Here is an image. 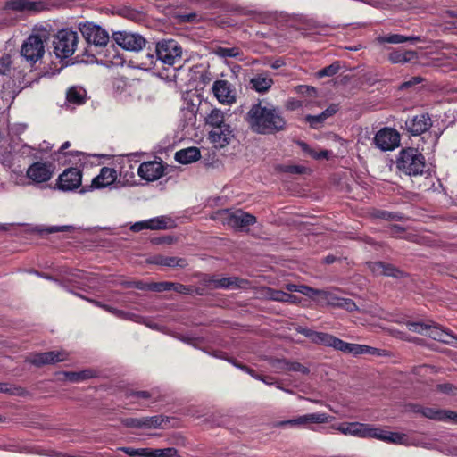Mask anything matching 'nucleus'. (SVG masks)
<instances>
[{"instance_id":"obj_30","label":"nucleus","mask_w":457,"mask_h":457,"mask_svg":"<svg viewBox=\"0 0 457 457\" xmlns=\"http://www.w3.org/2000/svg\"><path fill=\"white\" fill-rule=\"evenodd\" d=\"M373 438L388 443H402L403 436L399 433L385 430L379 428H373Z\"/></svg>"},{"instance_id":"obj_19","label":"nucleus","mask_w":457,"mask_h":457,"mask_svg":"<svg viewBox=\"0 0 457 457\" xmlns=\"http://www.w3.org/2000/svg\"><path fill=\"white\" fill-rule=\"evenodd\" d=\"M164 419L162 416H152V417H142V418H125L121 420V423L126 428H159L162 427Z\"/></svg>"},{"instance_id":"obj_62","label":"nucleus","mask_w":457,"mask_h":457,"mask_svg":"<svg viewBox=\"0 0 457 457\" xmlns=\"http://www.w3.org/2000/svg\"><path fill=\"white\" fill-rule=\"evenodd\" d=\"M74 228L72 226H53L50 227L47 231L48 233H56V232H64V231H71Z\"/></svg>"},{"instance_id":"obj_35","label":"nucleus","mask_w":457,"mask_h":457,"mask_svg":"<svg viewBox=\"0 0 457 457\" xmlns=\"http://www.w3.org/2000/svg\"><path fill=\"white\" fill-rule=\"evenodd\" d=\"M298 145L301 146L302 150L305 154H307L309 156H311L312 158H313L315 160H321V159L329 160L333 154L332 151H329V150H321L320 152H317V151L313 150L312 148H311L310 145L303 141H300L298 143Z\"/></svg>"},{"instance_id":"obj_2","label":"nucleus","mask_w":457,"mask_h":457,"mask_svg":"<svg viewBox=\"0 0 457 457\" xmlns=\"http://www.w3.org/2000/svg\"><path fill=\"white\" fill-rule=\"evenodd\" d=\"M245 120L253 132L263 136L275 135L287 127L281 109L261 99L251 105Z\"/></svg>"},{"instance_id":"obj_41","label":"nucleus","mask_w":457,"mask_h":457,"mask_svg":"<svg viewBox=\"0 0 457 457\" xmlns=\"http://www.w3.org/2000/svg\"><path fill=\"white\" fill-rule=\"evenodd\" d=\"M341 69L340 62L335 61L331 64L319 70L316 72V77L319 79L324 78V77H332L339 72Z\"/></svg>"},{"instance_id":"obj_44","label":"nucleus","mask_w":457,"mask_h":457,"mask_svg":"<svg viewBox=\"0 0 457 457\" xmlns=\"http://www.w3.org/2000/svg\"><path fill=\"white\" fill-rule=\"evenodd\" d=\"M304 120L309 123L310 127L314 129L321 128L326 121V118L322 112L318 115L308 114L305 116Z\"/></svg>"},{"instance_id":"obj_49","label":"nucleus","mask_w":457,"mask_h":457,"mask_svg":"<svg viewBox=\"0 0 457 457\" xmlns=\"http://www.w3.org/2000/svg\"><path fill=\"white\" fill-rule=\"evenodd\" d=\"M406 326L410 331L423 335H425L427 329L429 328V324L424 322H408Z\"/></svg>"},{"instance_id":"obj_56","label":"nucleus","mask_w":457,"mask_h":457,"mask_svg":"<svg viewBox=\"0 0 457 457\" xmlns=\"http://www.w3.org/2000/svg\"><path fill=\"white\" fill-rule=\"evenodd\" d=\"M288 365V371L300 372L304 375L310 372V370L307 367H305L304 365L301 364L298 361H289Z\"/></svg>"},{"instance_id":"obj_36","label":"nucleus","mask_w":457,"mask_h":457,"mask_svg":"<svg viewBox=\"0 0 457 457\" xmlns=\"http://www.w3.org/2000/svg\"><path fill=\"white\" fill-rule=\"evenodd\" d=\"M64 376L70 382L78 383L94 378L96 373L92 370H84L79 372L66 371L64 372Z\"/></svg>"},{"instance_id":"obj_27","label":"nucleus","mask_w":457,"mask_h":457,"mask_svg":"<svg viewBox=\"0 0 457 457\" xmlns=\"http://www.w3.org/2000/svg\"><path fill=\"white\" fill-rule=\"evenodd\" d=\"M201 157L200 150L197 147L181 149L175 154V160L182 164H188L196 162Z\"/></svg>"},{"instance_id":"obj_23","label":"nucleus","mask_w":457,"mask_h":457,"mask_svg":"<svg viewBox=\"0 0 457 457\" xmlns=\"http://www.w3.org/2000/svg\"><path fill=\"white\" fill-rule=\"evenodd\" d=\"M240 282L242 280L237 277H228V278H217L215 276H206L204 278V283L205 286H212L213 288H224V289H229V288H236L240 287Z\"/></svg>"},{"instance_id":"obj_50","label":"nucleus","mask_w":457,"mask_h":457,"mask_svg":"<svg viewBox=\"0 0 457 457\" xmlns=\"http://www.w3.org/2000/svg\"><path fill=\"white\" fill-rule=\"evenodd\" d=\"M178 451L174 447L154 449V457H175Z\"/></svg>"},{"instance_id":"obj_31","label":"nucleus","mask_w":457,"mask_h":457,"mask_svg":"<svg viewBox=\"0 0 457 457\" xmlns=\"http://www.w3.org/2000/svg\"><path fill=\"white\" fill-rule=\"evenodd\" d=\"M147 229L161 230L171 228L174 221L166 216H158L153 219L146 220Z\"/></svg>"},{"instance_id":"obj_48","label":"nucleus","mask_w":457,"mask_h":457,"mask_svg":"<svg viewBox=\"0 0 457 457\" xmlns=\"http://www.w3.org/2000/svg\"><path fill=\"white\" fill-rule=\"evenodd\" d=\"M127 398L147 400L152 397V393L146 390H128L125 394Z\"/></svg>"},{"instance_id":"obj_4","label":"nucleus","mask_w":457,"mask_h":457,"mask_svg":"<svg viewBox=\"0 0 457 457\" xmlns=\"http://www.w3.org/2000/svg\"><path fill=\"white\" fill-rule=\"evenodd\" d=\"M397 170L410 177L422 176L427 170L425 156L415 147L400 150L395 160Z\"/></svg>"},{"instance_id":"obj_43","label":"nucleus","mask_w":457,"mask_h":457,"mask_svg":"<svg viewBox=\"0 0 457 457\" xmlns=\"http://www.w3.org/2000/svg\"><path fill=\"white\" fill-rule=\"evenodd\" d=\"M382 219L385 220H401L403 216L399 212H391L383 210H373V219Z\"/></svg>"},{"instance_id":"obj_57","label":"nucleus","mask_w":457,"mask_h":457,"mask_svg":"<svg viewBox=\"0 0 457 457\" xmlns=\"http://www.w3.org/2000/svg\"><path fill=\"white\" fill-rule=\"evenodd\" d=\"M423 80V78H421L420 76L411 77L409 80H406L403 83H402V85L400 86V89H408L415 85L421 83Z\"/></svg>"},{"instance_id":"obj_26","label":"nucleus","mask_w":457,"mask_h":457,"mask_svg":"<svg viewBox=\"0 0 457 457\" xmlns=\"http://www.w3.org/2000/svg\"><path fill=\"white\" fill-rule=\"evenodd\" d=\"M412 411L416 413L421 414L425 418L433 420L445 421L446 410L432 407H423L420 405H413Z\"/></svg>"},{"instance_id":"obj_22","label":"nucleus","mask_w":457,"mask_h":457,"mask_svg":"<svg viewBox=\"0 0 457 457\" xmlns=\"http://www.w3.org/2000/svg\"><path fill=\"white\" fill-rule=\"evenodd\" d=\"M117 179V170L114 168L103 167L99 174L93 179L91 187L104 188L115 182Z\"/></svg>"},{"instance_id":"obj_8","label":"nucleus","mask_w":457,"mask_h":457,"mask_svg":"<svg viewBox=\"0 0 457 457\" xmlns=\"http://www.w3.org/2000/svg\"><path fill=\"white\" fill-rule=\"evenodd\" d=\"M297 331L310 338L315 344H320L325 346H331L336 350L347 353L350 343H347L333 335L325 332L314 331L308 328H300Z\"/></svg>"},{"instance_id":"obj_28","label":"nucleus","mask_w":457,"mask_h":457,"mask_svg":"<svg viewBox=\"0 0 457 457\" xmlns=\"http://www.w3.org/2000/svg\"><path fill=\"white\" fill-rule=\"evenodd\" d=\"M374 273L394 278H399L402 275V271L395 266L384 262H373V274Z\"/></svg>"},{"instance_id":"obj_6","label":"nucleus","mask_w":457,"mask_h":457,"mask_svg":"<svg viewBox=\"0 0 457 457\" xmlns=\"http://www.w3.org/2000/svg\"><path fill=\"white\" fill-rule=\"evenodd\" d=\"M78 33L71 29H62L54 35L52 41L53 52L61 60L71 57L77 48Z\"/></svg>"},{"instance_id":"obj_34","label":"nucleus","mask_w":457,"mask_h":457,"mask_svg":"<svg viewBox=\"0 0 457 457\" xmlns=\"http://www.w3.org/2000/svg\"><path fill=\"white\" fill-rule=\"evenodd\" d=\"M172 282L170 281H162V282H151L143 284L142 282H138L137 284V288L138 289H146L153 292H165L171 291Z\"/></svg>"},{"instance_id":"obj_33","label":"nucleus","mask_w":457,"mask_h":457,"mask_svg":"<svg viewBox=\"0 0 457 457\" xmlns=\"http://www.w3.org/2000/svg\"><path fill=\"white\" fill-rule=\"evenodd\" d=\"M270 299L281 303H299L300 299L298 296L284 292L282 290H275L271 289L269 293Z\"/></svg>"},{"instance_id":"obj_15","label":"nucleus","mask_w":457,"mask_h":457,"mask_svg":"<svg viewBox=\"0 0 457 457\" xmlns=\"http://www.w3.org/2000/svg\"><path fill=\"white\" fill-rule=\"evenodd\" d=\"M212 90L214 96L220 104H231L237 101L236 88L226 79L215 80Z\"/></svg>"},{"instance_id":"obj_25","label":"nucleus","mask_w":457,"mask_h":457,"mask_svg":"<svg viewBox=\"0 0 457 457\" xmlns=\"http://www.w3.org/2000/svg\"><path fill=\"white\" fill-rule=\"evenodd\" d=\"M274 84L273 79L267 73H260L249 81L250 87L258 93H266Z\"/></svg>"},{"instance_id":"obj_32","label":"nucleus","mask_w":457,"mask_h":457,"mask_svg":"<svg viewBox=\"0 0 457 457\" xmlns=\"http://www.w3.org/2000/svg\"><path fill=\"white\" fill-rule=\"evenodd\" d=\"M377 40L381 44H383V43L401 44V43H405V42L416 43V42L420 41V37H406V36L399 35V34L380 36L377 38Z\"/></svg>"},{"instance_id":"obj_1","label":"nucleus","mask_w":457,"mask_h":457,"mask_svg":"<svg viewBox=\"0 0 457 457\" xmlns=\"http://www.w3.org/2000/svg\"><path fill=\"white\" fill-rule=\"evenodd\" d=\"M78 29L87 45L83 53V55H86L87 59H81V62H94L100 61L106 66H118L122 64L123 60L117 53L114 46H112V50L107 49L108 54H104L102 59H98L93 53V51H95L98 54H101L103 49L105 48L110 42L111 37L105 29L88 21L79 22Z\"/></svg>"},{"instance_id":"obj_53","label":"nucleus","mask_w":457,"mask_h":457,"mask_svg":"<svg viewBox=\"0 0 457 457\" xmlns=\"http://www.w3.org/2000/svg\"><path fill=\"white\" fill-rule=\"evenodd\" d=\"M171 290L182 295H191L194 290L190 286H186L178 282H172Z\"/></svg>"},{"instance_id":"obj_46","label":"nucleus","mask_w":457,"mask_h":457,"mask_svg":"<svg viewBox=\"0 0 457 457\" xmlns=\"http://www.w3.org/2000/svg\"><path fill=\"white\" fill-rule=\"evenodd\" d=\"M371 353V347L359 344L350 343L347 353H352L354 356Z\"/></svg>"},{"instance_id":"obj_17","label":"nucleus","mask_w":457,"mask_h":457,"mask_svg":"<svg viewBox=\"0 0 457 457\" xmlns=\"http://www.w3.org/2000/svg\"><path fill=\"white\" fill-rule=\"evenodd\" d=\"M67 359L68 353L65 351H49L34 353L28 361L36 367H42L48 364H55Z\"/></svg>"},{"instance_id":"obj_37","label":"nucleus","mask_w":457,"mask_h":457,"mask_svg":"<svg viewBox=\"0 0 457 457\" xmlns=\"http://www.w3.org/2000/svg\"><path fill=\"white\" fill-rule=\"evenodd\" d=\"M67 276L71 282L79 283L83 286L90 281V274L81 270H71Z\"/></svg>"},{"instance_id":"obj_9","label":"nucleus","mask_w":457,"mask_h":457,"mask_svg":"<svg viewBox=\"0 0 457 457\" xmlns=\"http://www.w3.org/2000/svg\"><path fill=\"white\" fill-rule=\"evenodd\" d=\"M432 127V120L428 112L408 115L404 124L400 125L403 133L416 137L427 132Z\"/></svg>"},{"instance_id":"obj_11","label":"nucleus","mask_w":457,"mask_h":457,"mask_svg":"<svg viewBox=\"0 0 457 457\" xmlns=\"http://www.w3.org/2000/svg\"><path fill=\"white\" fill-rule=\"evenodd\" d=\"M400 133L393 128L379 129L373 137V143L382 151H391L400 145Z\"/></svg>"},{"instance_id":"obj_14","label":"nucleus","mask_w":457,"mask_h":457,"mask_svg":"<svg viewBox=\"0 0 457 457\" xmlns=\"http://www.w3.org/2000/svg\"><path fill=\"white\" fill-rule=\"evenodd\" d=\"M82 183V170L76 167L65 169L58 177L57 188L61 191H72L79 188Z\"/></svg>"},{"instance_id":"obj_63","label":"nucleus","mask_w":457,"mask_h":457,"mask_svg":"<svg viewBox=\"0 0 457 457\" xmlns=\"http://www.w3.org/2000/svg\"><path fill=\"white\" fill-rule=\"evenodd\" d=\"M306 168L302 165H290L287 167V171L294 174H303Z\"/></svg>"},{"instance_id":"obj_24","label":"nucleus","mask_w":457,"mask_h":457,"mask_svg":"<svg viewBox=\"0 0 457 457\" xmlns=\"http://www.w3.org/2000/svg\"><path fill=\"white\" fill-rule=\"evenodd\" d=\"M426 336L433 338L434 340L451 345L453 343V339H457V337L452 334V332L445 330L440 327L433 324H429V328L427 329Z\"/></svg>"},{"instance_id":"obj_10","label":"nucleus","mask_w":457,"mask_h":457,"mask_svg":"<svg viewBox=\"0 0 457 457\" xmlns=\"http://www.w3.org/2000/svg\"><path fill=\"white\" fill-rule=\"evenodd\" d=\"M112 37L118 46L127 51L138 52L146 45V39L143 36L127 30L114 31Z\"/></svg>"},{"instance_id":"obj_45","label":"nucleus","mask_w":457,"mask_h":457,"mask_svg":"<svg viewBox=\"0 0 457 457\" xmlns=\"http://www.w3.org/2000/svg\"><path fill=\"white\" fill-rule=\"evenodd\" d=\"M187 261L181 257L165 256L164 266L185 268L187 266Z\"/></svg>"},{"instance_id":"obj_60","label":"nucleus","mask_w":457,"mask_h":457,"mask_svg":"<svg viewBox=\"0 0 457 457\" xmlns=\"http://www.w3.org/2000/svg\"><path fill=\"white\" fill-rule=\"evenodd\" d=\"M400 238L418 244L421 243V237L419 235L411 232H406L405 230L403 233V235H401Z\"/></svg>"},{"instance_id":"obj_21","label":"nucleus","mask_w":457,"mask_h":457,"mask_svg":"<svg viewBox=\"0 0 457 457\" xmlns=\"http://www.w3.org/2000/svg\"><path fill=\"white\" fill-rule=\"evenodd\" d=\"M4 8L14 12H38L43 8V3L32 0H9L5 3Z\"/></svg>"},{"instance_id":"obj_40","label":"nucleus","mask_w":457,"mask_h":457,"mask_svg":"<svg viewBox=\"0 0 457 457\" xmlns=\"http://www.w3.org/2000/svg\"><path fill=\"white\" fill-rule=\"evenodd\" d=\"M217 56L221 58H238L242 52L238 47H222L219 46L214 50Z\"/></svg>"},{"instance_id":"obj_55","label":"nucleus","mask_w":457,"mask_h":457,"mask_svg":"<svg viewBox=\"0 0 457 457\" xmlns=\"http://www.w3.org/2000/svg\"><path fill=\"white\" fill-rule=\"evenodd\" d=\"M288 362L289 361L285 358H276L270 361V364L274 369L283 371H288Z\"/></svg>"},{"instance_id":"obj_38","label":"nucleus","mask_w":457,"mask_h":457,"mask_svg":"<svg viewBox=\"0 0 457 457\" xmlns=\"http://www.w3.org/2000/svg\"><path fill=\"white\" fill-rule=\"evenodd\" d=\"M66 99L71 104H82L86 102V94L84 91L72 87L67 91Z\"/></svg>"},{"instance_id":"obj_64","label":"nucleus","mask_w":457,"mask_h":457,"mask_svg":"<svg viewBox=\"0 0 457 457\" xmlns=\"http://www.w3.org/2000/svg\"><path fill=\"white\" fill-rule=\"evenodd\" d=\"M130 229L134 232H139L143 229H147V222L145 220L138 221L133 224Z\"/></svg>"},{"instance_id":"obj_5","label":"nucleus","mask_w":457,"mask_h":457,"mask_svg":"<svg viewBox=\"0 0 457 457\" xmlns=\"http://www.w3.org/2000/svg\"><path fill=\"white\" fill-rule=\"evenodd\" d=\"M149 64H154V58L163 65L174 66L182 59V47L175 39H162L155 44L154 54H148Z\"/></svg>"},{"instance_id":"obj_16","label":"nucleus","mask_w":457,"mask_h":457,"mask_svg":"<svg viewBox=\"0 0 457 457\" xmlns=\"http://www.w3.org/2000/svg\"><path fill=\"white\" fill-rule=\"evenodd\" d=\"M54 166L52 162H35L27 170L26 175L35 183L47 182L54 174Z\"/></svg>"},{"instance_id":"obj_54","label":"nucleus","mask_w":457,"mask_h":457,"mask_svg":"<svg viewBox=\"0 0 457 457\" xmlns=\"http://www.w3.org/2000/svg\"><path fill=\"white\" fill-rule=\"evenodd\" d=\"M320 292H321L320 289L312 288V287H311L309 286H305V285H300L298 293H301L306 296L312 298L314 296L320 297Z\"/></svg>"},{"instance_id":"obj_61","label":"nucleus","mask_w":457,"mask_h":457,"mask_svg":"<svg viewBox=\"0 0 457 457\" xmlns=\"http://www.w3.org/2000/svg\"><path fill=\"white\" fill-rule=\"evenodd\" d=\"M404 232V228L399 225H391L389 227L388 234L395 238H400L401 235Z\"/></svg>"},{"instance_id":"obj_59","label":"nucleus","mask_w":457,"mask_h":457,"mask_svg":"<svg viewBox=\"0 0 457 457\" xmlns=\"http://www.w3.org/2000/svg\"><path fill=\"white\" fill-rule=\"evenodd\" d=\"M353 422H344L338 426L337 429L344 435L353 436Z\"/></svg>"},{"instance_id":"obj_18","label":"nucleus","mask_w":457,"mask_h":457,"mask_svg":"<svg viewBox=\"0 0 457 457\" xmlns=\"http://www.w3.org/2000/svg\"><path fill=\"white\" fill-rule=\"evenodd\" d=\"M164 170L162 161L145 162L138 166L137 174L146 181H155L164 174Z\"/></svg>"},{"instance_id":"obj_58","label":"nucleus","mask_w":457,"mask_h":457,"mask_svg":"<svg viewBox=\"0 0 457 457\" xmlns=\"http://www.w3.org/2000/svg\"><path fill=\"white\" fill-rule=\"evenodd\" d=\"M234 365L237 368H239L240 370H242L243 371L248 373L251 377H253V378L255 379H259L260 376L253 369L248 367L247 365L245 364H243V363H238L237 361H234L233 362Z\"/></svg>"},{"instance_id":"obj_52","label":"nucleus","mask_w":457,"mask_h":457,"mask_svg":"<svg viewBox=\"0 0 457 457\" xmlns=\"http://www.w3.org/2000/svg\"><path fill=\"white\" fill-rule=\"evenodd\" d=\"M23 389L19 386H13L8 383H0V392L8 393L10 395H20Z\"/></svg>"},{"instance_id":"obj_13","label":"nucleus","mask_w":457,"mask_h":457,"mask_svg":"<svg viewBox=\"0 0 457 457\" xmlns=\"http://www.w3.org/2000/svg\"><path fill=\"white\" fill-rule=\"evenodd\" d=\"M220 215L225 224L234 228H244L256 223L255 216L243 212L242 210H237L235 212L223 210L220 212Z\"/></svg>"},{"instance_id":"obj_3","label":"nucleus","mask_w":457,"mask_h":457,"mask_svg":"<svg viewBox=\"0 0 457 457\" xmlns=\"http://www.w3.org/2000/svg\"><path fill=\"white\" fill-rule=\"evenodd\" d=\"M205 124L212 128L209 139L215 147L223 148L234 138V129L225 120V113L218 108H212L204 119Z\"/></svg>"},{"instance_id":"obj_39","label":"nucleus","mask_w":457,"mask_h":457,"mask_svg":"<svg viewBox=\"0 0 457 457\" xmlns=\"http://www.w3.org/2000/svg\"><path fill=\"white\" fill-rule=\"evenodd\" d=\"M134 169V165L129 159H122L121 166L119 170L120 176L123 177L126 182H129L135 177Z\"/></svg>"},{"instance_id":"obj_20","label":"nucleus","mask_w":457,"mask_h":457,"mask_svg":"<svg viewBox=\"0 0 457 457\" xmlns=\"http://www.w3.org/2000/svg\"><path fill=\"white\" fill-rule=\"evenodd\" d=\"M320 298L326 301L327 304L332 307L342 308L348 312L356 309V304L352 299L340 297L328 291L321 290Z\"/></svg>"},{"instance_id":"obj_51","label":"nucleus","mask_w":457,"mask_h":457,"mask_svg":"<svg viewBox=\"0 0 457 457\" xmlns=\"http://www.w3.org/2000/svg\"><path fill=\"white\" fill-rule=\"evenodd\" d=\"M11 64V56L7 54H4L0 57V73L4 75L7 74L10 71Z\"/></svg>"},{"instance_id":"obj_29","label":"nucleus","mask_w":457,"mask_h":457,"mask_svg":"<svg viewBox=\"0 0 457 457\" xmlns=\"http://www.w3.org/2000/svg\"><path fill=\"white\" fill-rule=\"evenodd\" d=\"M417 53L411 50H395L388 55V59L392 63H405L417 59Z\"/></svg>"},{"instance_id":"obj_42","label":"nucleus","mask_w":457,"mask_h":457,"mask_svg":"<svg viewBox=\"0 0 457 457\" xmlns=\"http://www.w3.org/2000/svg\"><path fill=\"white\" fill-rule=\"evenodd\" d=\"M353 436L361 438L371 437V427L369 424L353 422Z\"/></svg>"},{"instance_id":"obj_47","label":"nucleus","mask_w":457,"mask_h":457,"mask_svg":"<svg viewBox=\"0 0 457 457\" xmlns=\"http://www.w3.org/2000/svg\"><path fill=\"white\" fill-rule=\"evenodd\" d=\"M295 92L303 96L316 97L318 90L316 87L307 85H299L295 87Z\"/></svg>"},{"instance_id":"obj_7","label":"nucleus","mask_w":457,"mask_h":457,"mask_svg":"<svg viewBox=\"0 0 457 457\" xmlns=\"http://www.w3.org/2000/svg\"><path fill=\"white\" fill-rule=\"evenodd\" d=\"M48 39L46 34H31L22 44L21 55L32 66L42 59Z\"/></svg>"},{"instance_id":"obj_12","label":"nucleus","mask_w":457,"mask_h":457,"mask_svg":"<svg viewBox=\"0 0 457 457\" xmlns=\"http://www.w3.org/2000/svg\"><path fill=\"white\" fill-rule=\"evenodd\" d=\"M330 420V415L325 412H314L287 420L282 422V425L290 427H305L315 431L316 428L313 425L328 423Z\"/></svg>"}]
</instances>
